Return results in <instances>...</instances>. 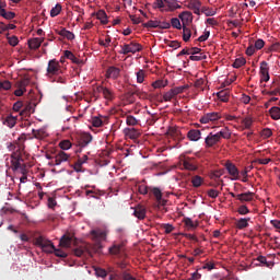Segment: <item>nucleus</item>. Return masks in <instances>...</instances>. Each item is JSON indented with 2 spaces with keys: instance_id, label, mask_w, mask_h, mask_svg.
<instances>
[{
  "instance_id": "f257e3e1",
  "label": "nucleus",
  "mask_w": 280,
  "mask_h": 280,
  "mask_svg": "<svg viewBox=\"0 0 280 280\" xmlns=\"http://www.w3.org/2000/svg\"><path fill=\"white\" fill-rule=\"evenodd\" d=\"M34 245H36L37 247L42 248V250H44L45 253H52L55 252V256L58 258H67L68 254L62 252L61 249H56L55 245H52V243L45 238L44 236H37L36 238H34Z\"/></svg>"
},
{
  "instance_id": "f03ea898",
  "label": "nucleus",
  "mask_w": 280,
  "mask_h": 280,
  "mask_svg": "<svg viewBox=\"0 0 280 280\" xmlns=\"http://www.w3.org/2000/svg\"><path fill=\"white\" fill-rule=\"evenodd\" d=\"M90 235H92V240H94V245H88L86 247L82 248H88V250L93 252V253H101L102 252V242L107 240V232L103 230H92L90 232Z\"/></svg>"
},
{
  "instance_id": "7ed1b4c3",
  "label": "nucleus",
  "mask_w": 280,
  "mask_h": 280,
  "mask_svg": "<svg viewBox=\"0 0 280 280\" xmlns=\"http://www.w3.org/2000/svg\"><path fill=\"white\" fill-rule=\"evenodd\" d=\"M142 51V45L136 42H131L130 44H125L121 46V50H119V55H129V54H137Z\"/></svg>"
},
{
  "instance_id": "20e7f679",
  "label": "nucleus",
  "mask_w": 280,
  "mask_h": 280,
  "mask_svg": "<svg viewBox=\"0 0 280 280\" xmlns=\"http://www.w3.org/2000/svg\"><path fill=\"white\" fill-rule=\"evenodd\" d=\"M61 73L62 70L60 69V63L56 61V59L50 60L47 66V74H49V77H52L60 75Z\"/></svg>"
},
{
  "instance_id": "39448f33",
  "label": "nucleus",
  "mask_w": 280,
  "mask_h": 280,
  "mask_svg": "<svg viewBox=\"0 0 280 280\" xmlns=\"http://www.w3.org/2000/svg\"><path fill=\"white\" fill-rule=\"evenodd\" d=\"M93 137L92 135L84 132L81 133V136L77 137V144L81 149H85L89 147L90 143H92Z\"/></svg>"
},
{
  "instance_id": "423d86ee",
  "label": "nucleus",
  "mask_w": 280,
  "mask_h": 280,
  "mask_svg": "<svg viewBox=\"0 0 280 280\" xmlns=\"http://www.w3.org/2000/svg\"><path fill=\"white\" fill-rule=\"evenodd\" d=\"M95 92L103 94V98H105L106 102H113L115 98L113 90L103 85H97V88H95Z\"/></svg>"
},
{
  "instance_id": "0eeeda50",
  "label": "nucleus",
  "mask_w": 280,
  "mask_h": 280,
  "mask_svg": "<svg viewBox=\"0 0 280 280\" xmlns=\"http://www.w3.org/2000/svg\"><path fill=\"white\" fill-rule=\"evenodd\" d=\"M221 119V114L218 112L208 113L200 118L201 125H208L209 122H213Z\"/></svg>"
},
{
  "instance_id": "6e6552de",
  "label": "nucleus",
  "mask_w": 280,
  "mask_h": 280,
  "mask_svg": "<svg viewBox=\"0 0 280 280\" xmlns=\"http://www.w3.org/2000/svg\"><path fill=\"white\" fill-rule=\"evenodd\" d=\"M224 167H225V171H228V174L232 176V180L240 179V171L237 170L235 164H233L232 162H225Z\"/></svg>"
},
{
  "instance_id": "1a4fd4ad",
  "label": "nucleus",
  "mask_w": 280,
  "mask_h": 280,
  "mask_svg": "<svg viewBox=\"0 0 280 280\" xmlns=\"http://www.w3.org/2000/svg\"><path fill=\"white\" fill-rule=\"evenodd\" d=\"M23 158L21 156V153H13L11 155V170L13 172H18L20 167H23Z\"/></svg>"
},
{
  "instance_id": "9d476101",
  "label": "nucleus",
  "mask_w": 280,
  "mask_h": 280,
  "mask_svg": "<svg viewBox=\"0 0 280 280\" xmlns=\"http://www.w3.org/2000/svg\"><path fill=\"white\" fill-rule=\"evenodd\" d=\"M259 74L261 75V82H268L270 77H269V66L267 65L266 61H261L259 63Z\"/></svg>"
},
{
  "instance_id": "9b49d317",
  "label": "nucleus",
  "mask_w": 280,
  "mask_h": 280,
  "mask_svg": "<svg viewBox=\"0 0 280 280\" xmlns=\"http://www.w3.org/2000/svg\"><path fill=\"white\" fill-rule=\"evenodd\" d=\"M0 16L4 18L7 21H12L15 19L14 12H7L5 11V2L0 0Z\"/></svg>"
},
{
  "instance_id": "f8f14e48",
  "label": "nucleus",
  "mask_w": 280,
  "mask_h": 280,
  "mask_svg": "<svg viewBox=\"0 0 280 280\" xmlns=\"http://www.w3.org/2000/svg\"><path fill=\"white\" fill-rule=\"evenodd\" d=\"M70 155L63 151H59L55 155V165H61L62 163H66L69 161Z\"/></svg>"
},
{
  "instance_id": "ddd939ff",
  "label": "nucleus",
  "mask_w": 280,
  "mask_h": 280,
  "mask_svg": "<svg viewBox=\"0 0 280 280\" xmlns=\"http://www.w3.org/2000/svg\"><path fill=\"white\" fill-rule=\"evenodd\" d=\"M182 165H183V167H185V170H188L190 172H195L196 171V161L192 158H185V159H183Z\"/></svg>"
},
{
  "instance_id": "4468645a",
  "label": "nucleus",
  "mask_w": 280,
  "mask_h": 280,
  "mask_svg": "<svg viewBox=\"0 0 280 280\" xmlns=\"http://www.w3.org/2000/svg\"><path fill=\"white\" fill-rule=\"evenodd\" d=\"M124 135H125V137H127L131 140H137L140 137V132L136 128H125L124 129Z\"/></svg>"
},
{
  "instance_id": "2eb2a0df",
  "label": "nucleus",
  "mask_w": 280,
  "mask_h": 280,
  "mask_svg": "<svg viewBox=\"0 0 280 280\" xmlns=\"http://www.w3.org/2000/svg\"><path fill=\"white\" fill-rule=\"evenodd\" d=\"M124 252H125L124 243L114 244L112 245L110 248H108V253H110V255H114V256H119L124 254Z\"/></svg>"
},
{
  "instance_id": "dca6fc26",
  "label": "nucleus",
  "mask_w": 280,
  "mask_h": 280,
  "mask_svg": "<svg viewBox=\"0 0 280 280\" xmlns=\"http://www.w3.org/2000/svg\"><path fill=\"white\" fill-rule=\"evenodd\" d=\"M119 71L117 67H108L106 69V79L117 80L119 78Z\"/></svg>"
},
{
  "instance_id": "f3484780",
  "label": "nucleus",
  "mask_w": 280,
  "mask_h": 280,
  "mask_svg": "<svg viewBox=\"0 0 280 280\" xmlns=\"http://www.w3.org/2000/svg\"><path fill=\"white\" fill-rule=\"evenodd\" d=\"M150 195L153 196L155 200H158L159 205L164 206L166 203V200H163V194L161 192V189L153 188L151 189Z\"/></svg>"
},
{
  "instance_id": "a211bd4d",
  "label": "nucleus",
  "mask_w": 280,
  "mask_h": 280,
  "mask_svg": "<svg viewBox=\"0 0 280 280\" xmlns=\"http://www.w3.org/2000/svg\"><path fill=\"white\" fill-rule=\"evenodd\" d=\"M2 124L12 129L13 127H15V125L18 124V116H13V115H8L5 116L4 120L2 121Z\"/></svg>"
},
{
  "instance_id": "6ab92c4d",
  "label": "nucleus",
  "mask_w": 280,
  "mask_h": 280,
  "mask_svg": "<svg viewBox=\"0 0 280 280\" xmlns=\"http://www.w3.org/2000/svg\"><path fill=\"white\" fill-rule=\"evenodd\" d=\"M44 43V39L35 37V38H31L28 39V48H31V50H38V48L42 46V44Z\"/></svg>"
},
{
  "instance_id": "aec40b11",
  "label": "nucleus",
  "mask_w": 280,
  "mask_h": 280,
  "mask_svg": "<svg viewBox=\"0 0 280 280\" xmlns=\"http://www.w3.org/2000/svg\"><path fill=\"white\" fill-rule=\"evenodd\" d=\"M201 136H202V132H200V130L198 129H190L187 132L188 140L195 141V142L200 140Z\"/></svg>"
},
{
  "instance_id": "412c9836",
  "label": "nucleus",
  "mask_w": 280,
  "mask_h": 280,
  "mask_svg": "<svg viewBox=\"0 0 280 280\" xmlns=\"http://www.w3.org/2000/svg\"><path fill=\"white\" fill-rule=\"evenodd\" d=\"M221 139H223V138H220L218 136H208V137H206V147L213 148V147H215V144L221 142Z\"/></svg>"
},
{
  "instance_id": "4be33fe9",
  "label": "nucleus",
  "mask_w": 280,
  "mask_h": 280,
  "mask_svg": "<svg viewBox=\"0 0 280 280\" xmlns=\"http://www.w3.org/2000/svg\"><path fill=\"white\" fill-rule=\"evenodd\" d=\"M208 136L218 137V138L228 140V139H230V137H232V133L230 132V130L228 128H224L217 133L211 132Z\"/></svg>"
},
{
  "instance_id": "5701e85b",
  "label": "nucleus",
  "mask_w": 280,
  "mask_h": 280,
  "mask_svg": "<svg viewBox=\"0 0 280 280\" xmlns=\"http://www.w3.org/2000/svg\"><path fill=\"white\" fill-rule=\"evenodd\" d=\"M132 215H135V218H137L140 221L144 220L145 219V208L142 206H138L137 208H135Z\"/></svg>"
},
{
  "instance_id": "b1692460",
  "label": "nucleus",
  "mask_w": 280,
  "mask_h": 280,
  "mask_svg": "<svg viewBox=\"0 0 280 280\" xmlns=\"http://www.w3.org/2000/svg\"><path fill=\"white\" fill-rule=\"evenodd\" d=\"M183 224L188 231H192L198 228V222L192 221L190 218H183Z\"/></svg>"
},
{
  "instance_id": "393cba45",
  "label": "nucleus",
  "mask_w": 280,
  "mask_h": 280,
  "mask_svg": "<svg viewBox=\"0 0 280 280\" xmlns=\"http://www.w3.org/2000/svg\"><path fill=\"white\" fill-rule=\"evenodd\" d=\"M254 199V192H243L241 195H237V200L240 202H250Z\"/></svg>"
},
{
  "instance_id": "a878e982",
  "label": "nucleus",
  "mask_w": 280,
  "mask_h": 280,
  "mask_svg": "<svg viewBox=\"0 0 280 280\" xmlns=\"http://www.w3.org/2000/svg\"><path fill=\"white\" fill-rule=\"evenodd\" d=\"M248 222H250V218H241L235 222V228L244 230L248 228Z\"/></svg>"
},
{
  "instance_id": "bb28decb",
  "label": "nucleus",
  "mask_w": 280,
  "mask_h": 280,
  "mask_svg": "<svg viewBox=\"0 0 280 280\" xmlns=\"http://www.w3.org/2000/svg\"><path fill=\"white\" fill-rule=\"evenodd\" d=\"M34 107H36V104L34 103H28L24 105V109L21 110V116H28L31 114H34Z\"/></svg>"
},
{
  "instance_id": "cd10ccee",
  "label": "nucleus",
  "mask_w": 280,
  "mask_h": 280,
  "mask_svg": "<svg viewBox=\"0 0 280 280\" xmlns=\"http://www.w3.org/2000/svg\"><path fill=\"white\" fill-rule=\"evenodd\" d=\"M182 7L176 3L174 0H166V8H164V12L175 11L180 9Z\"/></svg>"
},
{
  "instance_id": "c85d7f7f",
  "label": "nucleus",
  "mask_w": 280,
  "mask_h": 280,
  "mask_svg": "<svg viewBox=\"0 0 280 280\" xmlns=\"http://www.w3.org/2000/svg\"><path fill=\"white\" fill-rule=\"evenodd\" d=\"M58 35L68 40H73L75 38V35L66 28H61L60 31H58Z\"/></svg>"
},
{
  "instance_id": "c756f323",
  "label": "nucleus",
  "mask_w": 280,
  "mask_h": 280,
  "mask_svg": "<svg viewBox=\"0 0 280 280\" xmlns=\"http://www.w3.org/2000/svg\"><path fill=\"white\" fill-rule=\"evenodd\" d=\"M63 57L69 59L74 65H81V60L79 58H77L75 55H73V52H71L69 50L63 51Z\"/></svg>"
},
{
  "instance_id": "7c9ffc66",
  "label": "nucleus",
  "mask_w": 280,
  "mask_h": 280,
  "mask_svg": "<svg viewBox=\"0 0 280 280\" xmlns=\"http://www.w3.org/2000/svg\"><path fill=\"white\" fill-rule=\"evenodd\" d=\"M72 241H73V236L63 235L60 238V246L68 248L69 246H71Z\"/></svg>"
},
{
  "instance_id": "2f4dec72",
  "label": "nucleus",
  "mask_w": 280,
  "mask_h": 280,
  "mask_svg": "<svg viewBox=\"0 0 280 280\" xmlns=\"http://www.w3.org/2000/svg\"><path fill=\"white\" fill-rule=\"evenodd\" d=\"M191 31L189 26L183 25V42L188 43L191 36Z\"/></svg>"
},
{
  "instance_id": "473e14b6",
  "label": "nucleus",
  "mask_w": 280,
  "mask_h": 280,
  "mask_svg": "<svg viewBox=\"0 0 280 280\" xmlns=\"http://www.w3.org/2000/svg\"><path fill=\"white\" fill-rule=\"evenodd\" d=\"M217 97H219L220 102L228 103L230 98V92L228 90H222L219 93H217Z\"/></svg>"
},
{
  "instance_id": "72a5a7b5",
  "label": "nucleus",
  "mask_w": 280,
  "mask_h": 280,
  "mask_svg": "<svg viewBox=\"0 0 280 280\" xmlns=\"http://www.w3.org/2000/svg\"><path fill=\"white\" fill-rule=\"evenodd\" d=\"M201 14L206 15L207 18L215 16L217 11L215 9L201 7Z\"/></svg>"
},
{
  "instance_id": "f704fd0d",
  "label": "nucleus",
  "mask_w": 280,
  "mask_h": 280,
  "mask_svg": "<svg viewBox=\"0 0 280 280\" xmlns=\"http://www.w3.org/2000/svg\"><path fill=\"white\" fill-rule=\"evenodd\" d=\"M96 16H97V20L101 21V24H103V25L108 24L107 13H105V11H103V10L97 11Z\"/></svg>"
},
{
  "instance_id": "c9c22d12",
  "label": "nucleus",
  "mask_w": 280,
  "mask_h": 280,
  "mask_svg": "<svg viewBox=\"0 0 280 280\" xmlns=\"http://www.w3.org/2000/svg\"><path fill=\"white\" fill-rule=\"evenodd\" d=\"M125 124L127 126L133 127V126L139 125V119L135 118V116L128 115L125 117Z\"/></svg>"
},
{
  "instance_id": "e433bc0d",
  "label": "nucleus",
  "mask_w": 280,
  "mask_h": 280,
  "mask_svg": "<svg viewBox=\"0 0 280 280\" xmlns=\"http://www.w3.org/2000/svg\"><path fill=\"white\" fill-rule=\"evenodd\" d=\"M84 253H88V255L92 256V250H90L89 248H82V247H79V248H74V256L75 257H82V255H84Z\"/></svg>"
},
{
  "instance_id": "4c0bfd02",
  "label": "nucleus",
  "mask_w": 280,
  "mask_h": 280,
  "mask_svg": "<svg viewBox=\"0 0 280 280\" xmlns=\"http://www.w3.org/2000/svg\"><path fill=\"white\" fill-rule=\"evenodd\" d=\"M160 23V20H150L147 23H143L142 26L144 28H158Z\"/></svg>"
},
{
  "instance_id": "58836bf2",
  "label": "nucleus",
  "mask_w": 280,
  "mask_h": 280,
  "mask_svg": "<svg viewBox=\"0 0 280 280\" xmlns=\"http://www.w3.org/2000/svg\"><path fill=\"white\" fill-rule=\"evenodd\" d=\"M269 115H270L271 118L275 119V120L280 119V107H277V106L271 107V108L269 109Z\"/></svg>"
},
{
  "instance_id": "ea45409f",
  "label": "nucleus",
  "mask_w": 280,
  "mask_h": 280,
  "mask_svg": "<svg viewBox=\"0 0 280 280\" xmlns=\"http://www.w3.org/2000/svg\"><path fill=\"white\" fill-rule=\"evenodd\" d=\"M103 116H93L92 117V126H94V128H102L103 126V120H102Z\"/></svg>"
},
{
  "instance_id": "a19ab883",
  "label": "nucleus",
  "mask_w": 280,
  "mask_h": 280,
  "mask_svg": "<svg viewBox=\"0 0 280 280\" xmlns=\"http://www.w3.org/2000/svg\"><path fill=\"white\" fill-rule=\"evenodd\" d=\"M208 57L206 56V54H197V55H190V57H188V59L190 61H195V62H199V61H203L206 60Z\"/></svg>"
},
{
  "instance_id": "79ce46f5",
  "label": "nucleus",
  "mask_w": 280,
  "mask_h": 280,
  "mask_svg": "<svg viewBox=\"0 0 280 280\" xmlns=\"http://www.w3.org/2000/svg\"><path fill=\"white\" fill-rule=\"evenodd\" d=\"M190 183L192 184V187L195 188H199L202 186V183H203V178L198 176V175H195V177H192V179L190 180Z\"/></svg>"
},
{
  "instance_id": "37998d69",
  "label": "nucleus",
  "mask_w": 280,
  "mask_h": 280,
  "mask_svg": "<svg viewBox=\"0 0 280 280\" xmlns=\"http://www.w3.org/2000/svg\"><path fill=\"white\" fill-rule=\"evenodd\" d=\"M245 65H246V59L244 57H238L233 62L232 67H233V69H240L241 67H243Z\"/></svg>"
},
{
  "instance_id": "c03bdc74",
  "label": "nucleus",
  "mask_w": 280,
  "mask_h": 280,
  "mask_svg": "<svg viewBox=\"0 0 280 280\" xmlns=\"http://www.w3.org/2000/svg\"><path fill=\"white\" fill-rule=\"evenodd\" d=\"M12 89V83L8 80L0 81V92L10 91Z\"/></svg>"
},
{
  "instance_id": "a18cd8bd",
  "label": "nucleus",
  "mask_w": 280,
  "mask_h": 280,
  "mask_svg": "<svg viewBox=\"0 0 280 280\" xmlns=\"http://www.w3.org/2000/svg\"><path fill=\"white\" fill-rule=\"evenodd\" d=\"M153 8L164 12V9H166V0H155V2H153Z\"/></svg>"
},
{
  "instance_id": "49530a36",
  "label": "nucleus",
  "mask_w": 280,
  "mask_h": 280,
  "mask_svg": "<svg viewBox=\"0 0 280 280\" xmlns=\"http://www.w3.org/2000/svg\"><path fill=\"white\" fill-rule=\"evenodd\" d=\"M62 11V5L56 4L55 8L50 9V18H56Z\"/></svg>"
},
{
  "instance_id": "de8ad7c7",
  "label": "nucleus",
  "mask_w": 280,
  "mask_h": 280,
  "mask_svg": "<svg viewBox=\"0 0 280 280\" xmlns=\"http://www.w3.org/2000/svg\"><path fill=\"white\" fill-rule=\"evenodd\" d=\"M188 9H202V2H200L199 0H192L188 2Z\"/></svg>"
},
{
  "instance_id": "09e8293b",
  "label": "nucleus",
  "mask_w": 280,
  "mask_h": 280,
  "mask_svg": "<svg viewBox=\"0 0 280 280\" xmlns=\"http://www.w3.org/2000/svg\"><path fill=\"white\" fill-rule=\"evenodd\" d=\"M168 24H170V26L174 27L175 30H182V23L179 22V19H177V18L170 20Z\"/></svg>"
},
{
  "instance_id": "8fccbe9b",
  "label": "nucleus",
  "mask_w": 280,
  "mask_h": 280,
  "mask_svg": "<svg viewBox=\"0 0 280 280\" xmlns=\"http://www.w3.org/2000/svg\"><path fill=\"white\" fill-rule=\"evenodd\" d=\"M153 188H148V186H145L144 184L142 185H138V192H140V195H148L149 192L152 191Z\"/></svg>"
},
{
  "instance_id": "3c124183",
  "label": "nucleus",
  "mask_w": 280,
  "mask_h": 280,
  "mask_svg": "<svg viewBox=\"0 0 280 280\" xmlns=\"http://www.w3.org/2000/svg\"><path fill=\"white\" fill-rule=\"evenodd\" d=\"M144 78H145V71L140 69L137 72V82L138 84H142L144 82Z\"/></svg>"
},
{
  "instance_id": "603ef678",
  "label": "nucleus",
  "mask_w": 280,
  "mask_h": 280,
  "mask_svg": "<svg viewBox=\"0 0 280 280\" xmlns=\"http://www.w3.org/2000/svg\"><path fill=\"white\" fill-rule=\"evenodd\" d=\"M59 147L62 151H68L71 149V142L69 140H61Z\"/></svg>"
},
{
  "instance_id": "864d4df0",
  "label": "nucleus",
  "mask_w": 280,
  "mask_h": 280,
  "mask_svg": "<svg viewBox=\"0 0 280 280\" xmlns=\"http://www.w3.org/2000/svg\"><path fill=\"white\" fill-rule=\"evenodd\" d=\"M84 164V161H77L73 165V171L75 173H84V170H82V165Z\"/></svg>"
},
{
  "instance_id": "5fc2aeb1",
  "label": "nucleus",
  "mask_w": 280,
  "mask_h": 280,
  "mask_svg": "<svg viewBox=\"0 0 280 280\" xmlns=\"http://www.w3.org/2000/svg\"><path fill=\"white\" fill-rule=\"evenodd\" d=\"M192 14L189 11H185L182 14H179V19H182L183 22H189L191 20Z\"/></svg>"
},
{
  "instance_id": "6e6d98bb",
  "label": "nucleus",
  "mask_w": 280,
  "mask_h": 280,
  "mask_svg": "<svg viewBox=\"0 0 280 280\" xmlns=\"http://www.w3.org/2000/svg\"><path fill=\"white\" fill-rule=\"evenodd\" d=\"M177 95H178L177 93L166 92V93H164V95H163V101H164V102H170V101H172L173 98H175Z\"/></svg>"
},
{
  "instance_id": "4d7b16f0",
  "label": "nucleus",
  "mask_w": 280,
  "mask_h": 280,
  "mask_svg": "<svg viewBox=\"0 0 280 280\" xmlns=\"http://www.w3.org/2000/svg\"><path fill=\"white\" fill-rule=\"evenodd\" d=\"M151 86H153V89H163L166 86V81L158 80V81L153 82V84H151Z\"/></svg>"
},
{
  "instance_id": "13d9d810",
  "label": "nucleus",
  "mask_w": 280,
  "mask_h": 280,
  "mask_svg": "<svg viewBox=\"0 0 280 280\" xmlns=\"http://www.w3.org/2000/svg\"><path fill=\"white\" fill-rule=\"evenodd\" d=\"M264 46H266V42H264V39H258L254 43V45H252V47L256 48V50H261Z\"/></svg>"
},
{
  "instance_id": "bf43d9fd",
  "label": "nucleus",
  "mask_w": 280,
  "mask_h": 280,
  "mask_svg": "<svg viewBox=\"0 0 280 280\" xmlns=\"http://www.w3.org/2000/svg\"><path fill=\"white\" fill-rule=\"evenodd\" d=\"M190 56H195V55H203L202 49L198 48V47H192L190 49H186Z\"/></svg>"
},
{
  "instance_id": "052dcab7",
  "label": "nucleus",
  "mask_w": 280,
  "mask_h": 280,
  "mask_svg": "<svg viewBox=\"0 0 280 280\" xmlns=\"http://www.w3.org/2000/svg\"><path fill=\"white\" fill-rule=\"evenodd\" d=\"M110 43H112L110 36H106L105 40L100 39V46L101 47L108 48L110 46Z\"/></svg>"
},
{
  "instance_id": "680f3d73",
  "label": "nucleus",
  "mask_w": 280,
  "mask_h": 280,
  "mask_svg": "<svg viewBox=\"0 0 280 280\" xmlns=\"http://www.w3.org/2000/svg\"><path fill=\"white\" fill-rule=\"evenodd\" d=\"M237 213L241 215H246V214L250 213V210H248V208L245 205H243V206L238 207Z\"/></svg>"
},
{
  "instance_id": "e2e57ef3",
  "label": "nucleus",
  "mask_w": 280,
  "mask_h": 280,
  "mask_svg": "<svg viewBox=\"0 0 280 280\" xmlns=\"http://www.w3.org/2000/svg\"><path fill=\"white\" fill-rule=\"evenodd\" d=\"M186 89L187 86H177L170 90L167 93L182 94Z\"/></svg>"
},
{
  "instance_id": "0e129e2a",
  "label": "nucleus",
  "mask_w": 280,
  "mask_h": 280,
  "mask_svg": "<svg viewBox=\"0 0 280 280\" xmlns=\"http://www.w3.org/2000/svg\"><path fill=\"white\" fill-rule=\"evenodd\" d=\"M261 137H264V139H269L272 137V130L269 128H265L264 130H261Z\"/></svg>"
},
{
  "instance_id": "69168bd1",
  "label": "nucleus",
  "mask_w": 280,
  "mask_h": 280,
  "mask_svg": "<svg viewBox=\"0 0 280 280\" xmlns=\"http://www.w3.org/2000/svg\"><path fill=\"white\" fill-rule=\"evenodd\" d=\"M8 44H10L11 47H15L19 44V39L16 36L8 37Z\"/></svg>"
},
{
  "instance_id": "338daca9",
  "label": "nucleus",
  "mask_w": 280,
  "mask_h": 280,
  "mask_svg": "<svg viewBox=\"0 0 280 280\" xmlns=\"http://www.w3.org/2000/svg\"><path fill=\"white\" fill-rule=\"evenodd\" d=\"M219 190L215 189H209L208 190V197L211 199H217L219 197Z\"/></svg>"
},
{
  "instance_id": "774afa93",
  "label": "nucleus",
  "mask_w": 280,
  "mask_h": 280,
  "mask_svg": "<svg viewBox=\"0 0 280 280\" xmlns=\"http://www.w3.org/2000/svg\"><path fill=\"white\" fill-rule=\"evenodd\" d=\"M202 278V275L198 273V271H195V273L190 275V278L188 280H200Z\"/></svg>"
}]
</instances>
